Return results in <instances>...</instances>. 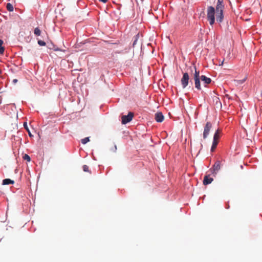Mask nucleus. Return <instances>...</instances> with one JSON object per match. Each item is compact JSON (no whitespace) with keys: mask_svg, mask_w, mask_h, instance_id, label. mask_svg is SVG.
Here are the masks:
<instances>
[{"mask_svg":"<svg viewBox=\"0 0 262 262\" xmlns=\"http://www.w3.org/2000/svg\"><path fill=\"white\" fill-rule=\"evenodd\" d=\"M28 134H29V136L31 137L32 136V135H31V133H30V131L29 130L28 132Z\"/></svg>","mask_w":262,"mask_h":262,"instance_id":"bb28decb","label":"nucleus"},{"mask_svg":"<svg viewBox=\"0 0 262 262\" xmlns=\"http://www.w3.org/2000/svg\"><path fill=\"white\" fill-rule=\"evenodd\" d=\"M14 181L9 179H5L3 181V185L13 184Z\"/></svg>","mask_w":262,"mask_h":262,"instance_id":"f8f14e48","label":"nucleus"},{"mask_svg":"<svg viewBox=\"0 0 262 262\" xmlns=\"http://www.w3.org/2000/svg\"><path fill=\"white\" fill-rule=\"evenodd\" d=\"M247 77L244 78L242 80H235L234 81L237 84H241L243 83L246 80Z\"/></svg>","mask_w":262,"mask_h":262,"instance_id":"dca6fc26","label":"nucleus"},{"mask_svg":"<svg viewBox=\"0 0 262 262\" xmlns=\"http://www.w3.org/2000/svg\"><path fill=\"white\" fill-rule=\"evenodd\" d=\"M194 69L195 71L193 75V79L194 80L195 87L198 90H201L200 80H201L205 84H209L211 82V79L204 75H202L200 77L199 71L196 70L195 67H194Z\"/></svg>","mask_w":262,"mask_h":262,"instance_id":"f03ea898","label":"nucleus"},{"mask_svg":"<svg viewBox=\"0 0 262 262\" xmlns=\"http://www.w3.org/2000/svg\"><path fill=\"white\" fill-rule=\"evenodd\" d=\"M25 34L26 35V36L25 37L24 41H25L26 42L30 41L31 39V37L30 36V34H31L30 32L27 34H26L25 32H22L19 35V38L23 41V39L21 37H23L24 35H25Z\"/></svg>","mask_w":262,"mask_h":262,"instance_id":"1a4fd4ad","label":"nucleus"},{"mask_svg":"<svg viewBox=\"0 0 262 262\" xmlns=\"http://www.w3.org/2000/svg\"><path fill=\"white\" fill-rule=\"evenodd\" d=\"M212 128V124L210 122H207L204 127L203 132V138L205 139L208 136L209 132Z\"/></svg>","mask_w":262,"mask_h":262,"instance_id":"0eeeda50","label":"nucleus"},{"mask_svg":"<svg viewBox=\"0 0 262 262\" xmlns=\"http://www.w3.org/2000/svg\"><path fill=\"white\" fill-rule=\"evenodd\" d=\"M213 180V179L210 178L209 175H206L204 177L203 180V184L205 185H208L210 184Z\"/></svg>","mask_w":262,"mask_h":262,"instance_id":"9b49d317","label":"nucleus"},{"mask_svg":"<svg viewBox=\"0 0 262 262\" xmlns=\"http://www.w3.org/2000/svg\"><path fill=\"white\" fill-rule=\"evenodd\" d=\"M164 118V116L161 112H158L155 114V120L158 122H162Z\"/></svg>","mask_w":262,"mask_h":262,"instance_id":"9d476101","label":"nucleus"},{"mask_svg":"<svg viewBox=\"0 0 262 262\" xmlns=\"http://www.w3.org/2000/svg\"><path fill=\"white\" fill-rule=\"evenodd\" d=\"M142 35L140 34L139 32L135 35L134 37V40L133 43V47L134 48H140V49H142L144 48V47L143 46L141 40H142Z\"/></svg>","mask_w":262,"mask_h":262,"instance_id":"7ed1b4c3","label":"nucleus"},{"mask_svg":"<svg viewBox=\"0 0 262 262\" xmlns=\"http://www.w3.org/2000/svg\"><path fill=\"white\" fill-rule=\"evenodd\" d=\"M3 41L2 39H0V49H4V48L3 47Z\"/></svg>","mask_w":262,"mask_h":262,"instance_id":"4be33fe9","label":"nucleus"},{"mask_svg":"<svg viewBox=\"0 0 262 262\" xmlns=\"http://www.w3.org/2000/svg\"><path fill=\"white\" fill-rule=\"evenodd\" d=\"M83 170L85 172H89V167L86 165H83Z\"/></svg>","mask_w":262,"mask_h":262,"instance_id":"412c9836","label":"nucleus"},{"mask_svg":"<svg viewBox=\"0 0 262 262\" xmlns=\"http://www.w3.org/2000/svg\"><path fill=\"white\" fill-rule=\"evenodd\" d=\"M38 43L40 46H44L46 45V42L44 41H42L41 40H38Z\"/></svg>","mask_w":262,"mask_h":262,"instance_id":"aec40b11","label":"nucleus"},{"mask_svg":"<svg viewBox=\"0 0 262 262\" xmlns=\"http://www.w3.org/2000/svg\"><path fill=\"white\" fill-rule=\"evenodd\" d=\"M5 50H0V55H3L4 54Z\"/></svg>","mask_w":262,"mask_h":262,"instance_id":"393cba45","label":"nucleus"},{"mask_svg":"<svg viewBox=\"0 0 262 262\" xmlns=\"http://www.w3.org/2000/svg\"><path fill=\"white\" fill-rule=\"evenodd\" d=\"M189 80V77L188 74L187 73H184L181 80L183 88H185L188 85Z\"/></svg>","mask_w":262,"mask_h":262,"instance_id":"6e6552de","label":"nucleus"},{"mask_svg":"<svg viewBox=\"0 0 262 262\" xmlns=\"http://www.w3.org/2000/svg\"><path fill=\"white\" fill-rule=\"evenodd\" d=\"M223 0H217L216 9L212 6H209L207 9V18L210 25H213L215 22V14L216 20L220 23L223 21L224 18Z\"/></svg>","mask_w":262,"mask_h":262,"instance_id":"f257e3e1","label":"nucleus"},{"mask_svg":"<svg viewBox=\"0 0 262 262\" xmlns=\"http://www.w3.org/2000/svg\"><path fill=\"white\" fill-rule=\"evenodd\" d=\"M17 81H18V80H17V79H13V83L14 84L16 83Z\"/></svg>","mask_w":262,"mask_h":262,"instance_id":"b1692460","label":"nucleus"},{"mask_svg":"<svg viewBox=\"0 0 262 262\" xmlns=\"http://www.w3.org/2000/svg\"><path fill=\"white\" fill-rule=\"evenodd\" d=\"M223 56V61L226 60H229L233 59L234 58V54L233 53V50H224Z\"/></svg>","mask_w":262,"mask_h":262,"instance_id":"423d86ee","label":"nucleus"},{"mask_svg":"<svg viewBox=\"0 0 262 262\" xmlns=\"http://www.w3.org/2000/svg\"><path fill=\"white\" fill-rule=\"evenodd\" d=\"M23 159L24 160H26L27 161L30 162L31 161V158L27 154H25L23 156Z\"/></svg>","mask_w":262,"mask_h":262,"instance_id":"6ab92c4d","label":"nucleus"},{"mask_svg":"<svg viewBox=\"0 0 262 262\" xmlns=\"http://www.w3.org/2000/svg\"><path fill=\"white\" fill-rule=\"evenodd\" d=\"M219 143V141L217 140H213V143H212V146H211V151L212 152H213L214 151V150L215 149L217 145V144Z\"/></svg>","mask_w":262,"mask_h":262,"instance_id":"ddd939ff","label":"nucleus"},{"mask_svg":"<svg viewBox=\"0 0 262 262\" xmlns=\"http://www.w3.org/2000/svg\"><path fill=\"white\" fill-rule=\"evenodd\" d=\"M221 167V163L220 161H217L213 165L212 167L210 169L211 173L215 177Z\"/></svg>","mask_w":262,"mask_h":262,"instance_id":"20e7f679","label":"nucleus"},{"mask_svg":"<svg viewBox=\"0 0 262 262\" xmlns=\"http://www.w3.org/2000/svg\"><path fill=\"white\" fill-rule=\"evenodd\" d=\"M100 2H103L104 3H106V2L107 1V0H99Z\"/></svg>","mask_w":262,"mask_h":262,"instance_id":"a878e982","label":"nucleus"},{"mask_svg":"<svg viewBox=\"0 0 262 262\" xmlns=\"http://www.w3.org/2000/svg\"><path fill=\"white\" fill-rule=\"evenodd\" d=\"M40 33H41V31H40V29L38 28H36L34 29V34L36 36H39L40 35Z\"/></svg>","mask_w":262,"mask_h":262,"instance_id":"f3484780","label":"nucleus"},{"mask_svg":"<svg viewBox=\"0 0 262 262\" xmlns=\"http://www.w3.org/2000/svg\"><path fill=\"white\" fill-rule=\"evenodd\" d=\"M134 114L132 112H129L127 115H123L121 117V123L123 124H125L131 121L133 118Z\"/></svg>","mask_w":262,"mask_h":262,"instance_id":"39448f33","label":"nucleus"},{"mask_svg":"<svg viewBox=\"0 0 262 262\" xmlns=\"http://www.w3.org/2000/svg\"><path fill=\"white\" fill-rule=\"evenodd\" d=\"M220 130L219 129H217L214 135V136H213V140H217L219 141V139H220Z\"/></svg>","mask_w":262,"mask_h":262,"instance_id":"4468645a","label":"nucleus"},{"mask_svg":"<svg viewBox=\"0 0 262 262\" xmlns=\"http://www.w3.org/2000/svg\"><path fill=\"white\" fill-rule=\"evenodd\" d=\"M7 10L10 11V12H12L13 11V7L12 6V5L10 3H8L7 4Z\"/></svg>","mask_w":262,"mask_h":262,"instance_id":"2eb2a0df","label":"nucleus"},{"mask_svg":"<svg viewBox=\"0 0 262 262\" xmlns=\"http://www.w3.org/2000/svg\"><path fill=\"white\" fill-rule=\"evenodd\" d=\"M24 127L27 130V131L29 132V129L27 126V124L26 122L24 123Z\"/></svg>","mask_w":262,"mask_h":262,"instance_id":"5701e85b","label":"nucleus"},{"mask_svg":"<svg viewBox=\"0 0 262 262\" xmlns=\"http://www.w3.org/2000/svg\"><path fill=\"white\" fill-rule=\"evenodd\" d=\"M90 141L89 137H86L81 140V143L83 144L87 143Z\"/></svg>","mask_w":262,"mask_h":262,"instance_id":"a211bd4d","label":"nucleus"},{"mask_svg":"<svg viewBox=\"0 0 262 262\" xmlns=\"http://www.w3.org/2000/svg\"><path fill=\"white\" fill-rule=\"evenodd\" d=\"M148 45V46H149V45H150V46H151V45H150V43H148V45Z\"/></svg>","mask_w":262,"mask_h":262,"instance_id":"cd10ccee","label":"nucleus"}]
</instances>
